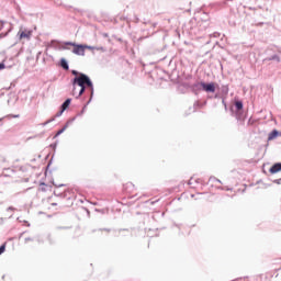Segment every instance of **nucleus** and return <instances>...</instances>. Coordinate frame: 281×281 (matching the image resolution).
I'll use <instances>...</instances> for the list:
<instances>
[{
	"label": "nucleus",
	"instance_id": "nucleus-13",
	"mask_svg": "<svg viewBox=\"0 0 281 281\" xmlns=\"http://www.w3.org/2000/svg\"><path fill=\"white\" fill-rule=\"evenodd\" d=\"M72 76H80V74L77 70H72Z\"/></svg>",
	"mask_w": 281,
	"mask_h": 281
},
{
	"label": "nucleus",
	"instance_id": "nucleus-10",
	"mask_svg": "<svg viewBox=\"0 0 281 281\" xmlns=\"http://www.w3.org/2000/svg\"><path fill=\"white\" fill-rule=\"evenodd\" d=\"M24 243H25V245H27L29 243H34V238H32V237H26V238L24 239Z\"/></svg>",
	"mask_w": 281,
	"mask_h": 281
},
{
	"label": "nucleus",
	"instance_id": "nucleus-5",
	"mask_svg": "<svg viewBox=\"0 0 281 281\" xmlns=\"http://www.w3.org/2000/svg\"><path fill=\"white\" fill-rule=\"evenodd\" d=\"M270 175H277V172H281V162H277L274 164L270 170H269Z\"/></svg>",
	"mask_w": 281,
	"mask_h": 281
},
{
	"label": "nucleus",
	"instance_id": "nucleus-8",
	"mask_svg": "<svg viewBox=\"0 0 281 281\" xmlns=\"http://www.w3.org/2000/svg\"><path fill=\"white\" fill-rule=\"evenodd\" d=\"M235 106H236L237 111H243V101H236Z\"/></svg>",
	"mask_w": 281,
	"mask_h": 281
},
{
	"label": "nucleus",
	"instance_id": "nucleus-6",
	"mask_svg": "<svg viewBox=\"0 0 281 281\" xmlns=\"http://www.w3.org/2000/svg\"><path fill=\"white\" fill-rule=\"evenodd\" d=\"M69 104H71V99H67L63 105H61V111L59 112V115H63L67 109H69Z\"/></svg>",
	"mask_w": 281,
	"mask_h": 281
},
{
	"label": "nucleus",
	"instance_id": "nucleus-9",
	"mask_svg": "<svg viewBox=\"0 0 281 281\" xmlns=\"http://www.w3.org/2000/svg\"><path fill=\"white\" fill-rule=\"evenodd\" d=\"M274 137H278V131H273V132L269 135V139H273Z\"/></svg>",
	"mask_w": 281,
	"mask_h": 281
},
{
	"label": "nucleus",
	"instance_id": "nucleus-3",
	"mask_svg": "<svg viewBox=\"0 0 281 281\" xmlns=\"http://www.w3.org/2000/svg\"><path fill=\"white\" fill-rule=\"evenodd\" d=\"M200 87L203 89V91H206V93H214L216 91V83L214 82H211V83L201 82Z\"/></svg>",
	"mask_w": 281,
	"mask_h": 281
},
{
	"label": "nucleus",
	"instance_id": "nucleus-15",
	"mask_svg": "<svg viewBox=\"0 0 281 281\" xmlns=\"http://www.w3.org/2000/svg\"><path fill=\"white\" fill-rule=\"evenodd\" d=\"M274 183L280 184V183H281V179H277V180H274Z\"/></svg>",
	"mask_w": 281,
	"mask_h": 281
},
{
	"label": "nucleus",
	"instance_id": "nucleus-16",
	"mask_svg": "<svg viewBox=\"0 0 281 281\" xmlns=\"http://www.w3.org/2000/svg\"><path fill=\"white\" fill-rule=\"evenodd\" d=\"M259 278H260V280H261V278H262V274H260V276H259Z\"/></svg>",
	"mask_w": 281,
	"mask_h": 281
},
{
	"label": "nucleus",
	"instance_id": "nucleus-12",
	"mask_svg": "<svg viewBox=\"0 0 281 281\" xmlns=\"http://www.w3.org/2000/svg\"><path fill=\"white\" fill-rule=\"evenodd\" d=\"M61 133H65V128L59 130L56 134V137H58V135H61Z\"/></svg>",
	"mask_w": 281,
	"mask_h": 281
},
{
	"label": "nucleus",
	"instance_id": "nucleus-7",
	"mask_svg": "<svg viewBox=\"0 0 281 281\" xmlns=\"http://www.w3.org/2000/svg\"><path fill=\"white\" fill-rule=\"evenodd\" d=\"M60 65H61L63 69H66V71L69 70V64H67V60L61 59Z\"/></svg>",
	"mask_w": 281,
	"mask_h": 281
},
{
	"label": "nucleus",
	"instance_id": "nucleus-11",
	"mask_svg": "<svg viewBox=\"0 0 281 281\" xmlns=\"http://www.w3.org/2000/svg\"><path fill=\"white\" fill-rule=\"evenodd\" d=\"M1 254H5V244L0 247V256Z\"/></svg>",
	"mask_w": 281,
	"mask_h": 281
},
{
	"label": "nucleus",
	"instance_id": "nucleus-14",
	"mask_svg": "<svg viewBox=\"0 0 281 281\" xmlns=\"http://www.w3.org/2000/svg\"><path fill=\"white\" fill-rule=\"evenodd\" d=\"M1 69H5V64H3V63L0 64V71H1Z\"/></svg>",
	"mask_w": 281,
	"mask_h": 281
},
{
	"label": "nucleus",
	"instance_id": "nucleus-4",
	"mask_svg": "<svg viewBox=\"0 0 281 281\" xmlns=\"http://www.w3.org/2000/svg\"><path fill=\"white\" fill-rule=\"evenodd\" d=\"M20 41H23V38H26V41H30L32 38V31H20Z\"/></svg>",
	"mask_w": 281,
	"mask_h": 281
},
{
	"label": "nucleus",
	"instance_id": "nucleus-1",
	"mask_svg": "<svg viewBox=\"0 0 281 281\" xmlns=\"http://www.w3.org/2000/svg\"><path fill=\"white\" fill-rule=\"evenodd\" d=\"M72 87V95H75V98H80V95L85 93L86 87H89V89H93V82H91L89 76L85 74H79V76L74 78Z\"/></svg>",
	"mask_w": 281,
	"mask_h": 281
},
{
	"label": "nucleus",
	"instance_id": "nucleus-2",
	"mask_svg": "<svg viewBox=\"0 0 281 281\" xmlns=\"http://www.w3.org/2000/svg\"><path fill=\"white\" fill-rule=\"evenodd\" d=\"M66 45H70L72 48V54L76 56H85V49H93V47L82 44H76L74 42H67Z\"/></svg>",
	"mask_w": 281,
	"mask_h": 281
}]
</instances>
